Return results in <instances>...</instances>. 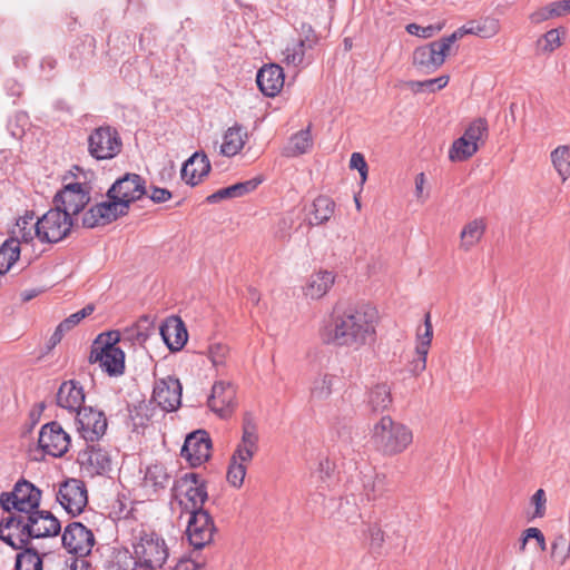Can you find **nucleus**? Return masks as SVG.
I'll return each mask as SVG.
<instances>
[{
	"instance_id": "nucleus-1",
	"label": "nucleus",
	"mask_w": 570,
	"mask_h": 570,
	"mask_svg": "<svg viewBox=\"0 0 570 570\" xmlns=\"http://www.w3.org/2000/svg\"><path fill=\"white\" fill-rule=\"evenodd\" d=\"M379 312L370 304L348 306L320 330L326 344L360 350L376 340Z\"/></svg>"
},
{
	"instance_id": "nucleus-2",
	"label": "nucleus",
	"mask_w": 570,
	"mask_h": 570,
	"mask_svg": "<svg viewBox=\"0 0 570 570\" xmlns=\"http://www.w3.org/2000/svg\"><path fill=\"white\" fill-rule=\"evenodd\" d=\"M60 531L59 520L45 510L11 515L0 522V540L16 550L27 547L31 539L56 537Z\"/></svg>"
},
{
	"instance_id": "nucleus-3",
	"label": "nucleus",
	"mask_w": 570,
	"mask_h": 570,
	"mask_svg": "<svg viewBox=\"0 0 570 570\" xmlns=\"http://www.w3.org/2000/svg\"><path fill=\"white\" fill-rule=\"evenodd\" d=\"M370 442L379 453L394 456L403 453L412 444L413 432L404 423L384 415L373 424Z\"/></svg>"
},
{
	"instance_id": "nucleus-4",
	"label": "nucleus",
	"mask_w": 570,
	"mask_h": 570,
	"mask_svg": "<svg viewBox=\"0 0 570 570\" xmlns=\"http://www.w3.org/2000/svg\"><path fill=\"white\" fill-rule=\"evenodd\" d=\"M258 441L256 423L250 416H246L243 422L242 439L230 458L227 471V480L233 487L240 488L244 483L247 466L258 451Z\"/></svg>"
},
{
	"instance_id": "nucleus-5",
	"label": "nucleus",
	"mask_w": 570,
	"mask_h": 570,
	"mask_svg": "<svg viewBox=\"0 0 570 570\" xmlns=\"http://www.w3.org/2000/svg\"><path fill=\"white\" fill-rule=\"evenodd\" d=\"M119 341V332L100 334L92 343L89 362L98 364L110 376L122 374L125 370V353L117 345Z\"/></svg>"
},
{
	"instance_id": "nucleus-6",
	"label": "nucleus",
	"mask_w": 570,
	"mask_h": 570,
	"mask_svg": "<svg viewBox=\"0 0 570 570\" xmlns=\"http://www.w3.org/2000/svg\"><path fill=\"white\" fill-rule=\"evenodd\" d=\"M173 503L181 509V514L203 511V505L208 498L206 487L196 473H185L173 485Z\"/></svg>"
},
{
	"instance_id": "nucleus-7",
	"label": "nucleus",
	"mask_w": 570,
	"mask_h": 570,
	"mask_svg": "<svg viewBox=\"0 0 570 570\" xmlns=\"http://www.w3.org/2000/svg\"><path fill=\"white\" fill-rule=\"evenodd\" d=\"M168 554L165 540L156 532L142 531L134 543L136 564L148 570L160 569Z\"/></svg>"
},
{
	"instance_id": "nucleus-8",
	"label": "nucleus",
	"mask_w": 570,
	"mask_h": 570,
	"mask_svg": "<svg viewBox=\"0 0 570 570\" xmlns=\"http://www.w3.org/2000/svg\"><path fill=\"white\" fill-rule=\"evenodd\" d=\"M489 134V125L485 118L472 120L463 135L455 139L449 150L452 161H464L471 158L483 145Z\"/></svg>"
},
{
	"instance_id": "nucleus-9",
	"label": "nucleus",
	"mask_w": 570,
	"mask_h": 570,
	"mask_svg": "<svg viewBox=\"0 0 570 570\" xmlns=\"http://www.w3.org/2000/svg\"><path fill=\"white\" fill-rule=\"evenodd\" d=\"M40 499L41 491L31 482L21 480L11 492L1 493L0 505L8 512L14 509L19 514H28L38 510Z\"/></svg>"
},
{
	"instance_id": "nucleus-10",
	"label": "nucleus",
	"mask_w": 570,
	"mask_h": 570,
	"mask_svg": "<svg viewBox=\"0 0 570 570\" xmlns=\"http://www.w3.org/2000/svg\"><path fill=\"white\" fill-rule=\"evenodd\" d=\"M71 227L72 218L60 208L53 207L38 218L37 240L46 244L58 243L67 237Z\"/></svg>"
},
{
	"instance_id": "nucleus-11",
	"label": "nucleus",
	"mask_w": 570,
	"mask_h": 570,
	"mask_svg": "<svg viewBox=\"0 0 570 570\" xmlns=\"http://www.w3.org/2000/svg\"><path fill=\"white\" fill-rule=\"evenodd\" d=\"M122 147L118 131L110 126L96 128L88 137V151L97 160L115 158Z\"/></svg>"
},
{
	"instance_id": "nucleus-12",
	"label": "nucleus",
	"mask_w": 570,
	"mask_h": 570,
	"mask_svg": "<svg viewBox=\"0 0 570 570\" xmlns=\"http://www.w3.org/2000/svg\"><path fill=\"white\" fill-rule=\"evenodd\" d=\"M128 212L129 208L126 207V203L107 197V200L91 206L83 214L82 225L88 228L105 226L117 218L127 215Z\"/></svg>"
},
{
	"instance_id": "nucleus-13",
	"label": "nucleus",
	"mask_w": 570,
	"mask_h": 570,
	"mask_svg": "<svg viewBox=\"0 0 570 570\" xmlns=\"http://www.w3.org/2000/svg\"><path fill=\"white\" fill-rule=\"evenodd\" d=\"M76 426L86 442L99 441L107 431V419L102 411L85 406L76 415Z\"/></svg>"
},
{
	"instance_id": "nucleus-14",
	"label": "nucleus",
	"mask_w": 570,
	"mask_h": 570,
	"mask_svg": "<svg viewBox=\"0 0 570 570\" xmlns=\"http://www.w3.org/2000/svg\"><path fill=\"white\" fill-rule=\"evenodd\" d=\"M56 497L60 505L71 515L80 514L88 503L86 485L78 479L62 482Z\"/></svg>"
},
{
	"instance_id": "nucleus-15",
	"label": "nucleus",
	"mask_w": 570,
	"mask_h": 570,
	"mask_svg": "<svg viewBox=\"0 0 570 570\" xmlns=\"http://www.w3.org/2000/svg\"><path fill=\"white\" fill-rule=\"evenodd\" d=\"M188 514L187 539L195 549H203L212 542L216 530L213 518L206 510Z\"/></svg>"
},
{
	"instance_id": "nucleus-16",
	"label": "nucleus",
	"mask_w": 570,
	"mask_h": 570,
	"mask_svg": "<svg viewBox=\"0 0 570 570\" xmlns=\"http://www.w3.org/2000/svg\"><path fill=\"white\" fill-rule=\"evenodd\" d=\"M89 200V187L80 183H71L55 196L53 204L71 218L79 214Z\"/></svg>"
},
{
	"instance_id": "nucleus-17",
	"label": "nucleus",
	"mask_w": 570,
	"mask_h": 570,
	"mask_svg": "<svg viewBox=\"0 0 570 570\" xmlns=\"http://www.w3.org/2000/svg\"><path fill=\"white\" fill-rule=\"evenodd\" d=\"M454 42L455 36H448L439 41H433L430 45L417 48L413 52L414 65L431 70L438 69L443 65Z\"/></svg>"
},
{
	"instance_id": "nucleus-18",
	"label": "nucleus",
	"mask_w": 570,
	"mask_h": 570,
	"mask_svg": "<svg viewBox=\"0 0 570 570\" xmlns=\"http://www.w3.org/2000/svg\"><path fill=\"white\" fill-rule=\"evenodd\" d=\"M38 443L46 454L60 458L70 446V436L59 423L50 422L40 429Z\"/></svg>"
},
{
	"instance_id": "nucleus-19",
	"label": "nucleus",
	"mask_w": 570,
	"mask_h": 570,
	"mask_svg": "<svg viewBox=\"0 0 570 570\" xmlns=\"http://www.w3.org/2000/svg\"><path fill=\"white\" fill-rule=\"evenodd\" d=\"M95 535L90 529L80 522H72L65 528L62 544L69 553L79 557L88 556L95 546Z\"/></svg>"
},
{
	"instance_id": "nucleus-20",
	"label": "nucleus",
	"mask_w": 570,
	"mask_h": 570,
	"mask_svg": "<svg viewBox=\"0 0 570 570\" xmlns=\"http://www.w3.org/2000/svg\"><path fill=\"white\" fill-rule=\"evenodd\" d=\"M146 194L144 179L137 174H126L117 179L107 191V197L126 203V207Z\"/></svg>"
},
{
	"instance_id": "nucleus-21",
	"label": "nucleus",
	"mask_w": 570,
	"mask_h": 570,
	"mask_svg": "<svg viewBox=\"0 0 570 570\" xmlns=\"http://www.w3.org/2000/svg\"><path fill=\"white\" fill-rule=\"evenodd\" d=\"M212 440L204 430H197L186 436L180 454L191 466H199L210 458Z\"/></svg>"
},
{
	"instance_id": "nucleus-22",
	"label": "nucleus",
	"mask_w": 570,
	"mask_h": 570,
	"mask_svg": "<svg viewBox=\"0 0 570 570\" xmlns=\"http://www.w3.org/2000/svg\"><path fill=\"white\" fill-rule=\"evenodd\" d=\"M153 401L164 411L171 412L179 407L181 402V385L179 380L167 376L155 382Z\"/></svg>"
},
{
	"instance_id": "nucleus-23",
	"label": "nucleus",
	"mask_w": 570,
	"mask_h": 570,
	"mask_svg": "<svg viewBox=\"0 0 570 570\" xmlns=\"http://www.w3.org/2000/svg\"><path fill=\"white\" fill-rule=\"evenodd\" d=\"M335 278V273L327 269H318L312 273L302 287L303 296L312 301L321 299L333 287Z\"/></svg>"
},
{
	"instance_id": "nucleus-24",
	"label": "nucleus",
	"mask_w": 570,
	"mask_h": 570,
	"mask_svg": "<svg viewBox=\"0 0 570 570\" xmlns=\"http://www.w3.org/2000/svg\"><path fill=\"white\" fill-rule=\"evenodd\" d=\"M235 395V389L229 382L218 381L213 385L208 406L220 417H225L232 412Z\"/></svg>"
},
{
	"instance_id": "nucleus-25",
	"label": "nucleus",
	"mask_w": 570,
	"mask_h": 570,
	"mask_svg": "<svg viewBox=\"0 0 570 570\" xmlns=\"http://www.w3.org/2000/svg\"><path fill=\"white\" fill-rule=\"evenodd\" d=\"M210 161L206 154L196 151L183 165L181 179L189 186L198 185L209 174Z\"/></svg>"
},
{
	"instance_id": "nucleus-26",
	"label": "nucleus",
	"mask_w": 570,
	"mask_h": 570,
	"mask_svg": "<svg viewBox=\"0 0 570 570\" xmlns=\"http://www.w3.org/2000/svg\"><path fill=\"white\" fill-rule=\"evenodd\" d=\"M256 82L265 96L275 97L284 86L283 68L275 63L262 67L257 72Z\"/></svg>"
},
{
	"instance_id": "nucleus-27",
	"label": "nucleus",
	"mask_w": 570,
	"mask_h": 570,
	"mask_svg": "<svg viewBox=\"0 0 570 570\" xmlns=\"http://www.w3.org/2000/svg\"><path fill=\"white\" fill-rule=\"evenodd\" d=\"M85 402V393L78 382L70 380L63 382L57 393V404L69 412L78 413Z\"/></svg>"
},
{
	"instance_id": "nucleus-28",
	"label": "nucleus",
	"mask_w": 570,
	"mask_h": 570,
	"mask_svg": "<svg viewBox=\"0 0 570 570\" xmlns=\"http://www.w3.org/2000/svg\"><path fill=\"white\" fill-rule=\"evenodd\" d=\"M80 462L91 475H101L110 471L111 460L107 451L95 445H88L80 453Z\"/></svg>"
},
{
	"instance_id": "nucleus-29",
	"label": "nucleus",
	"mask_w": 570,
	"mask_h": 570,
	"mask_svg": "<svg viewBox=\"0 0 570 570\" xmlns=\"http://www.w3.org/2000/svg\"><path fill=\"white\" fill-rule=\"evenodd\" d=\"M38 219L35 220L33 212H27L23 216L19 217L11 229L9 239H16L18 246H23L26 249L31 246L33 240L37 239Z\"/></svg>"
},
{
	"instance_id": "nucleus-30",
	"label": "nucleus",
	"mask_w": 570,
	"mask_h": 570,
	"mask_svg": "<svg viewBox=\"0 0 570 570\" xmlns=\"http://www.w3.org/2000/svg\"><path fill=\"white\" fill-rule=\"evenodd\" d=\"M361 482L363 490L362 493L367 501H375L389 491V480L386 474L379 473L373 469L362 472Z\"/></svg>"
},
{
	"instance_id": "nucleus-31",
	"label": "nucleus",
	"mask_w": 570,
	"mask_h": 570,
	"mask_svg": "<svg viewBox=\"0 0 570 570\" xmlns=\"http://www.w3.org/2000/svg\"><path fill=\"white\" fill-rule=\"evenodd\" d=\"M160 335L168 348L173 352L180 351L188 340V333L179 318H170L160 327Z\"/></svg>"
},
{
	"instance_id": "nucleus-32",
	"label": "nucleus",
	"mask_w": 570,
	"mask_h": 570,
	"mask_svg": "<svg viewBox=\"0 0 570 570\" xmlns=\"http://www.w3.org/2000/svg\"><path fill=\"white\" fill-rule=\"evenodd\" d=\"M248 139L247 130L236 124L229 127L224 136L220 145V154L226 157H233L240 153Z\"/></svg>"
},
{
	"instance_id": "nucleus-33",
	"label": "nucleus",
	"mask_w": 570,
	"mask_h": 570,
	"mask_svg": "<svg viewBox=\"0 0 570 570\" xmlns=\"http://www.w3.org/2000/svg\"><path fill=\"white\" fill-rule=\"evenodd\" d=\"M485 229L484 218H475L466 223L460 233V248L469 252L482 239Z\"/></svg>"
},
{
	"instance_id": "nucleus-34",
	"label": "nucleus",
	"mask_w": 570,
	"mask_h": 570,
	"mask_svg": "<svg viewBox=\"0 0 570 570\" xmlns=\"http://www.w3.org/2000/svg\"><path fill=\"white\" fill-rule=\"evenodd\" d=\"M336 376L330 373H318L311 382L309 400L312 402L326 401L332 392Z\"/></svg>"
},
{
	"instance_id": "nucleus-35",
	"label": "nucleus",
	"mask_w": 570,
	"mask_h": 570,
	"mask_svg": "<svg viewBox=\"0 0 570 570\" xmlns=\"http://www.w3.org/2000/svg\"><path fill=\"white\" fill-rule=\"evenodd\" d=\"M312 207L309 223L312 225H323L334 215L336 205L328 196L321 195L314 199Z\"/></svg>"
},
{
	"instance_id": "nucleus-36",
	"label": "nucleus",
	"mask_w": 570,
	"mask_h": 570,
	"mask_svg": "<svg viewBox=\"0 0 570 570\" xmlns=\"http://www.w3.org/2000/svg\"><path fill=\"white\" fill-rule=\"evenodd\" d=\"M309 49L306 45L297 39H292L282 50V62L287 67L301 68L305 63V52Z\"/></svg>"
},
{
	"instance_id": "nucleus-37",
	"label": "nucleus",
	"mask_w": 570,
	"mask_h": 570,
	"mask_svg": "<svg viewBox=\"0 0 570 570\" xmlns=\"http://www.w3.org/2000/svg\"><path fill=\"white\" fill-rule=\"evenodd\" d=\"M368 405L375 412H382L392 404L391 387L386 383H377L368 392Z\"/></svg>"
},
{
	"instance_id": "nucleus-38",
	"label": "nucleus",
	"mask_w": 570,
	"mask_h": 570,
	"mask_svg": "<svg viewBox=\"0 0 570 570\" xmlns=\"http://www.w3.org/2000/svg\"><path fill=\"white\" fill-rule=\"evenodd\" d=\"M170 475L163 464H151L146 469L144 476V487L154 491L165 489L169 483Z\"/></svg>"
},
{
	"instance_id": "nucleus-39",
	"label": "nucleus",
	"mask_w": 570,
	"mask_h": 570,
	"mask_svg": "<svg viewBox=\"0 0 570 570\" xmlns=\"http://www.w3.org/2000/svg\"><path fill=\"white\" fill-rule=\"evenodd\" d=\"M550 159L561 180L566 181L570 177V147L558 146L551 151Z\"/></svg>"
},
{
	"instance_id": "nucleus-40",
	"label": "nucleus",
	"mask_w": 570,
	"mask_h": 570,
	"mask_svg": "<svg viewBox=\"0 0 570 570\" xmlns=\"http://www.w3.org/2000/svg\"><path fill=\"white\" fill-rule=\"evenodd\" d=\"M311 147L312 137L309 129H304L298 131L291 138L287 147L285 148L284 154L287 157H296L307 153Z\"/></svg>"
},
{
	"instance_id": "nucleus-41",
	"label": "nucleus",
	"mask_w": 570,
	"mask_h": 570,
	"mask_svg": "<svg viewBox=\"0 0 570 570\" xmlns=\"http://www.w3.org/2000/svg\"><path fill=\"white\" fill-rule=\"evenodd\" d=\"M21 247L16 239H7L0 247V276H3L20 256Z\"/></svg>"
},
{
	"instance_id": "nucleus-42",
	"label": "nucleus",
	"mask_w": 570,
	"mask_h": 570,
	"mask_svg": "<svg viewBox=\"0 0 570 570\" xmlns=\"http://www.w3.org/2000/svg\"><path fill=\"white\" fill-rule=\"evenodd\" d=\"M150 324L148 320H141L138 323L126 327L120 334V338L129 341L132 344L142 345L149 337Z\"/></svg>"
},
{
	"instance_id": "nucleus-43",
	"label": "nucleus",
	"mask_w": 570,
	"mask_h": 570,
	"mask_svg": "<svg viewBox=\"0 0 570 570\" xmlns=\"http://www.w3.org/2000/svg\"><path fill=\"white\" fill-rule=\"evenodd\" d=\"M22 552L17 554L16 570H42V559L40 554L28 546L22 548Z\"/></svg>"
},
{
	"instance_id": "nucleus-44",
	"label": "nucleus",
	"mask_w": 570,
	"mask_h": 570,
	"mask_svg": "<svg viewBox=\"0 0 570 570\" xmlns=\"http://www.w3.org/2000/svg\"><path fill=\"white\" fill-rule=\"evenodd\" d=\"M552 559L563 566L570 558V539L567 534H557L551 543Z\"/></svg>"
},
{
	"instance_id": "nucleus-45",
	"label": "nucleus",
	"mask_w": 570,
	"mask_h": 570,
	"mask_svg": "<svg viewBox=\"0 0 570 570\" xmlns=\"http://www.w3.org/2000/svg\"><path fill=\"white\" fill-rule=\"evenodd\" d=\"M432 337H433V327H432V323H431V317H430V314H426L425 320H424V330L421 331V328H419L417 334H416V347H415L416 355H423V354L429 353Z\"/></svg>"
},
{
	"instance_id": "nucleus-46",
	"label": "nucleus",
	"mask_w": 570,
	"mask_h": 570,
	"mask_svg": "<svg viewBox=\"0 0 570 570\" xmlns=\"http://www.w3.org/2000/svg\"><path fill=\"white\" fill-rule=\"evenodd\" d=\"M561 29H551L547 31L539 40L538 48L544 53H550L561 46Z\"/></svg>"
},
{
	"instance_id": "nucleus-47",
	"label": "nucleus",
	"mask_w": 570,
	"mask_h": 570,
	"mask_svg": "<svg viewBox=\"0 0 570 570\" xmlns=\"http://www.w3.org/2000/svg\"><path fill=\"white\" fill-rule=\"evenodd\" d=\"M95 311V306L92 304L86 305L80 311L69 315L67 318H65L60 323V331H67L69 332L71 328H73L77 324H79L83 318L89 316Z\"/></svg>"
},
{
	"instance_id": "nucleus-48",
	"label": "nucleus",
	"mask_w": 570,
	"mask_h": 570,
	"mask_svg": "<svg viewBox=\"0 0 570 570\" xmlns=\"http://www.w3.org/2000/svg\"><path fill=\"white\" fill-rule=\"evenodd\" d=\"M229 348L222 343L212 344L208 348V357L214 366L225 365Z\"/></svg>"
},
{
	"instance_id": "nucleus-49",
	"label": "nucleus",
	"mask_w": 570,
	"mask_h": 570,
	"mask_svg": "<svg viewBox=\"0 0 570 570\" xmlns=\"http://www.w3.org/2000/svg\"><path fill=\"white\" fill-rule=\"evenodd\" d=\"M440 30H441V26H433V24L423 27V26H420L416 23H410L406 26V31L410 35L417 36V37L424 38V39L433 37Z\"/></svg>"
},
{
	"instance_id": "nucleus-50",
	"label": "nucleus",
	"mask_w": 570,
	"mask_h": 570,
	"mask_svg": "<svg viewBox=\"0 0 570 570\" xmlns=\"http://www.w3.org/2000/svg\"><path fill=\"white\" fill-rule=\"evenodd\" d=\"M263 181L262 177H254L252 179H248L246 181H240L237 184L232 185L233 189L235 190L236 197H242L244 195H247L255 190Z\"/></svg>"
},
{
	"instance_id": "nucleus-51",
	"label": "nucleus",
	"mask_w": 570,
	"mask_h": 570,
	"mask_svg": "<svg viewBox=\"0 0 570 570\" xmlns=\"http://www.w3.org/2000/svg\"><path fill=\"white\" fill-rule=\"evenodd\" d=\"M529 539H534V542L538 543L541 551H544L547 549V542L543 533L538 528H528L523 532L522 543H521V550L523 551L525 548V544Z\"/></svg>"
},
{
	"instance_id": "nucleus-52",
	"label": "nucleus",
	"mask_w": 570,
	"mask_h": 570,
	"mask_svg": "<svg viewBox=\"0 0 570 570\" xmlns=\"http://www.w3.org/2000/svg\"><path fill=\"white\" fill-rule=\"evenodd\" d=\"M449 82V77L448 76H441V77H438V78H434V79H429V80H424V81H416V82H413L412 83V87L414 88H417V89H423V88H426L431 91H434L436 89H442L444 88Z\"/></svg>"
},
{
	"instance_id": "nucleus-53",
	"label": "nucleus",
	"mask_w": 570,
	"mask_h": 570,
	"mask_svg": "<svg viewBox=\"0 0 570 570\" xmlns=\"http://www.w3.org/2000/svg\"><path fill=\"white\" fill-rule=\"evenodd\" d=\"M531 503L534 505L533 518H542L546 513L547 503L544 490H537L531 498Z\"/></svg>"
},
{
	"instance_id": "nucleus-54",
	"label": "nucleus",
	"mask_w": 570,
	"mask_h": 570,
	"mask_svg": "<svg viewBox=\"0 0 570 570\" xmlns=\"http://www.w3.org/2000/svg\"><path fill=\"white\" fill-rule=\"evenodd\" d=\"M350 167L360 173L361 180L364 183L367 178V164L361 153H353L350 159Z\"/></svg>"
},
{
	"instance_id": "nucleus-55",
	"label": "nucleus",
	"mask_w": 570,
	"mask_h": 570,
	"mask_svg": "<svg viewBox=\"0 0 570 570\" xmlns=\"http://www.w3.org/2000/svg\"><path fill=\"white\" fill-rule=\"evenodd\" d=\"M464 35H476L481 37H489L490 35L484 32V28L480 24H475L474 22H470L468 24L462 26L456 31H454L451 36H455V41L462 38Z\"/></svg>"
},
{
	"instance_id": "nucleus-56",
	"label": "nucleus",
	"mask_w": 570,
	"mask_h": 570,
	"mask_svg": "<svg viewBox=\"0 0 570 570\" xmlns=\"http://www.w3.org/2000/svg\"><path fill=\"white\" fill-rule=\"evenodd\" d=\"M297 40L302 41L309 49L314 47L317 41L316 35L309 24L303 23L301 27V33Z\"/></svg>"
},
{
	"instance_id": "nucleus-57",
	"label": "nucleus",
	"mask_w": 570,
	"mask_h": 570,
	"mask_svg": "<svg viewBox=\"0 0 570 570\" xmlns=\"http://www.w3.org/2000/svg\"><path fill=\"white\" fill-rule=\"evenodd\" d=\"M553 14H552V10H551V7H550V3L547 4L546 7H542L538 10H535L534 12H532L529 17V19L531 20L532 23H541L543 21H547V20H550V19H553Z\"/></svg>"
},
{
	"instance_id": "nucleus-58",
	"label": "nucleus",
	"mask_w": 570,
	"mask_h": 570,
	"mask_svg": "<svg viewBox=\"0 0 570 570\" xmlns=\"http://www.w3.org/2000/svg\"><path fill=\"white\" fill-rule=\"evenodd\" d=\"M175 570H205L202 562H197L191 558H181L175 567Z\"/></svg>"
},
{
	"instance_id": "nucleus-59",
	"label": "nucleus",
	"mask_w": 570,
	"mask_h": 570,
	"mask_svg": "<svg viewBox=\"0 0 570 570\" xmlns=\"http://www.w3.org/2000/svg\"><path fill=\"white\" fill-rule=\"evenodd\" d=\"M554 18L570 14V6L568 0H558L550 3Z\"/></svg>"
},
{
	"instance_id": "nucleus-60",
	"label": "nucleus",
	"mask_w": 570,
	"mask_h": 570,
	"mask_svg": "<svg viewBox=\"0 0 570 570\" xmlns=\"http://www.w3.org/2000/svg\"><path fill=\"white\" fill-rule=\"evenodd\" d=\"M150 199L156 204H161L171 198V193L166 188L153 187Z\"/></svg>"
},
{
	"instance_id": "nucleus-61",
	"label": "nucleus",
	"mask_w": 570,
	"mask_h": 570,
	"mask_svg": "<svg viewBox=\"0 0 570 570\" xmlns=\"http://www.w3.org/2000/svg\"><path fill=\"white\" fill-rule=\"evenodd\" d=\"M142 411H147V406H140L138 413H131V419L136 425H145L148 421H150L155 413H140Z\"/></svg>"
},
{
	"instance_id": "nucleus-62",
	"label": "nucleus",
	"mask_w": 570,
	"mask_h": 570,
	"mask_svg": "<svg viewBox=\"0 0 570 570\" xmlns=\"http://www.w3.org/2000/svg\"><path fill=\"white\" fill-rule=\"evenodd\" d=\"M425 175L420 173L415 177V196L419 200L424 202L426 195L424 194Z\"/></svg>"
},
{
	"instance_id": "nucleus-63",
	"label": "nucleus",
	"mask_w": 570,
	"mask_h": 570,
	"mask_svg": "<svg viewBox=\"0 0 570 570\" xmlns=\"http://www.w3.org/2000/svg\"><path fill=\"white\" fill-rule=\"evenodd\" d=\"M368 535L371 538L372 544L380 547L384 541V533L382 529L377 525H371L368 528Z\"/></svg>"
},
{
	"instance_id": "nucleus-64",
	"label": "nucleus",
	"mask_w": 570,
	"mask_h": 570,
	"mask_svg": "<svg viewBox=\"0 0 570 570\" xmlns=\"http://www.w3.org/2000/svg\"><path fill=\"white\" fill-rule=\"evenodd\" d=\"M426 357L428 354L417 355V358L413 362L412 372L415 375L422 373L426 367Z\"/></svg>"
}]
</instances>
